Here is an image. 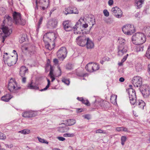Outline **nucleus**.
Returning a JSON list of instances; mask_svg holds the SVG:
<instances>
[{
  "label": "nucleus",
  "mask_w": 150,
  "mask_h": 150,
  "mask_svg": "<svg viewBox=\"0 0 150 150\" xmlns=\"http://www.w3.org/2000/svg\"><path fill=\"white\" fill-rule=\"evenodd\" d=\"M139 90L144 98H147L150 95L149 87L146 85H142L139 87Z\"/></svg>",
  "instance_id": "obj_9"
},
{
  "label": "nucleus",
  "mask_w": 150,
  "mask_h": 150,
  "mask_svg": "<svg viewBox=\"0 0 150 150\" xmlns=\"http://www.w3.org/2000/svg\"><path fill=\"white\" fill-rule=\"evenodd\" d=\"M64 124L69 126H71L74 125L76 122L75 120L73 119H69L63 120Z\"/></svg>",
  "instance_id": "obj_22"
},
{
  "label": "nucleus",
  "mask_w": 150,
  "mask_h": 150,
  "mask_svg": "<svg viewBox=\"0 0 150 150\" xmlns=\"http://www.w3.org/2000/svg\"><path fill=\"white\" fill-rule=\"evenodd\" d=\"M28 71V69L25 66H22L20 68L19 74L22 77V82L25 83L26 82V78L24 77L25 73Z\"/></svg>",
  "instance_id": "obj_13"
},
{
  "label": "nucleus",
  "mask_w": 150,
  "mask_h": 150,
  "mask_svg": "<svg viewBox=\"0 0 150 150\" xmlns=\"http://www.w3.org/2000/svg\"><path fill=\"white\" fill-rule=\"evenodd\" d=\"M47 85L43 89H41V90H40L39 91H45L47 90V89L49 88L50 86V81L49 79H47Z\"/></svg>",
  "instance_id": "obj_37"
},
{
  "label": "nucleus",
  "mask_w": 150,
  "mask_h": 150,
  "mask_svg": "<svg viewBox=\"0 0 150 150\" xmlns=\"http://www.w3.org/2000/svg\"><path fill=\"white\" fill-rule=\"evenodd\" d=\"M92 62H90L88 64H87L85 67V69L87 71H88L91 72H92V69H91V68H90L89 67V66H92Z\"/></svg>",
  "instance_id": "obj_34"
},
{
  "label": "nucleus",
  "mask_w": 150,
  "mask_h": 150,
  "mask_svg": "<svg viewBox=\"0 0 150 150\" xmlns=\"http://www.w3.org/2000/svg\"><path fill=\"white\" fill-rule=\"evenodd\" d=\"M132 83L135 87H140L142 83V79L139 76H134L132 79Z\"/></svg>",
  "instance_id": "obj_11"
},
{
  "label": "nucleus",
  "mask_w": 150,
  "mask_h": 150,
  "mask_svg": "<svg viewBox=\"0 0 150 150\" xmlns=\"http://www.w3.org/2000/svg\"><path fill=\"white\" fill-rule=\"evenodd\" d=\"M67 50L65 47H61L57 52V57L62 60H63L66 57L67 54Z\"/></svg>",
  "instance_id": "obj_8"
},
{
  "label": "nucleus",
  "mask_w": 150,
  "mask_h": 150,
  "mask_svg": "<svg viewBox=\"0 0 150 150\" xmlns=\"http://www.w3.org/2000/svg\"><path fill=\"white\" fill-rule=\"evenodd\" d=\"M87 38L83 36H78L76 39L77 44L81 46H84L86 45Z\"/></svg>",
  "instance_id": "obj_10"
},
{
  "label": "nucleus",
  "mask_w": 150,
  "mask_h": 150,
  "mask_svg": "<svg viewBox=\"0 0 150 150\" xmlns=\"http://www.w3.org/2000/svg\"><path fill=\"white\" fill-rule=\"evenodd\" d=\"M137 33L134 34L132 36V42L135 45H137L139 44L137 40H138V37L137 36Z\"/></svg>",
  "instance_id": "obj_29"
},
{
  "label": "nucleus",
  "mask_w": 150,
  "mask_h": 150,
  "mask_svg": "<svg viewBox=\"0 0 150 150\" xmlns=\"http://www.w3.org/2000/svg\"><path fill=\"white\" fill-rule=\"evenodd\" d=\"M144 0H134L135 5L137 9H139L142 6Z\"/></svg>",
  "instance_id": "obj_24"
},
{
  "label": "nucleus",
  "mask_w": 150,
  "mask_h": 150,
  "mask_svg": "<svg viewBox=\"0 0 150 150\" xmlns=\"http://www.w3.org/2000/svg\"><path fill=\"white\" fill-rule=\"evenodd\" d=\"M82 102L83 103L87 106H89L90 105V104L88 100H85L83 99V100L82 101Z\"/></svg>",
  "instance_id": "obj_51"
},
{
  "label": "nucleus",
  "mask_w": 150,
  "mask_h": 150,
  "mask_svg": "<svg viewBox=\"0 0 150 150\" xmlns=\"http://www.w3.org/2000/svg\"><path fill=\"white\" fill-rule=\"evenodd\" d=\"M21 88L20 87H18L15 80L11 78L8 83V89L11 92H15V91Z\"/></svg>",
  "instance_id": "obj_7"
},
{
  "label": "nucleus",
  "mask_w": 150,
  "mask_h": 150,
  "mask_svg": "<svg viewBox=\"0 0 150 150\" xmlns=\"http://www.w3.org/2000/svg\"><path fill=\"white\" fill-rule=\"evenodd\" d=\"M12 98V96L11 95L8 94L3 96L1 98V100L4 101L8 102Z\"/></svg>",
  "instance_id": "obj_28"
},
{
  "label": "nucleus",
  "mask_w": 150,
  "mask_h": 150,
  "mask_svg": "<svg viewBox=\"0 0 150 150\" xmlns=\"http://www.w3.org/2000/svg\"><path fill=\"white\" fill-rule=\"evenodd\" d=\"M122 129L123 127H118L116 128V130L119 132L122 131Z\"/></svg>",
  "instance_id": "obj_61"
},
{
  "label": "nucleus",
  "mask_w": 150,
  "mask_h": 150,
  "mask_svg": "<svg viewBox=\"0 0 150 150\" xmlns=\"http://www.w3.org/2000/svg\"><path fill=\"white\" fill-rule=\"evenodd\" d=\"M71 9V12H72V13H71V14H78L79 13V11L76 7L72 6Z\"/></svg>",
  "instance_id": "obj_38"
},
{
  "label": "nucleus",
  "mask_w": 150,
  "mask_h": 150,
  "mask_svg": "<svg viewBox=\"0 0 150 150\" xmlns=\"http://www.w3.org/2000/svg\"><path fill=\"white\" fill-rule=\"evenodd\" d=\"M129 88L126 89V91L129 96L128 97L129 99L130 102L131 104V99H130V90L131 89V85H129Z\"/></svg>",
  "instance_id": "obj_36"
},
{
  "label": "nucleus",
  "mask_w": 150,
  "mask_h": 150,
  "mask_svg": "<svg viewBox=\"0 0 150 150\" xmlns=\"http://www.w3.org/2000/svg\"><path fill=\"white\" fill-rule=\"evenodd\" d=\"M111 11L115 16L117 18H121L122 15V11L119 8L115 6L112 8Z\"/></svg>",
  "instance_id": "obj_15"
},
{
  "label": "nucleus",
  "mask_w": 150,
  "mask_h": 150,
  "mask_svg": "<svg viewBox=\"0 0 150 150\" xmlns=\"http://www.w3.org/2000/svg\"><path fill=\"white\" fill-rule=\"evenodd\" d=\"M27 87L28 88L31 89L39 90V88L37 86L33 85L32 82L28 84Z\"/></svg>",
  "instance_id": "obj_27"
},
{
  "label": "nucleus",
  "mask_w": 150,
  "mask_h": 150,
  "mask_svg": "<svg viewBox=\"0 0 150 150\" xmlns=\"http://www.w3.org/2000/svg\"><path fill=\"white\" fill-rule=\"evenodd\" d=\"M6 12V10L5 8L2 7H0V15H3L5 14Z\"/></svg>",
  "instance_id": "obj_42"
},
{
  "label": "nucleus",
  "mask_w": 150,
  "mask_h": 150,
  "mask_svg": "<svg viewBox=\"0 0 150 150\" xmlns=\"http://www.w3.org/2000/svg\"><path fill=\"white\" fill-rule=\"evenodd\" d=\"M37 115V113L36 112L32 110L25 111L22 113V116L25 118H31L35 117Z\"/></svg>",
  "instance_id": "obj_12"
},
{
  "label": "nucleus",
  "mask_w": 150,
  "mask_h": 150,
  "mask_svg": "<svg viewBox=\"0 0 150 150\" xmlns=\"http://www.w3.org/2000/svg\"><path fill=\"white\" fill-rule=\"evenodd\" d=\"M1 29L2 31H0V34L2 35V42L4 43L6 38L11 33L12 29L8 26H3Z\"/></svg>",
  "instance_id": "obj_5"
},
{
  "label": "nucleus",
  "mask_w": 150,
  "mask_h": 150,
  "mask_svg": "<svg viewBox=\"0 0 150 150\" xmlns=\"http://www.w3.org/2000/svg\"><path fill=\"white\" fill-rule=\"evenodd\" d=\"M35 2L37 8L38 6H47L49 4V0H36Z\"/></svg>",
  "instance_id": "obj_20"
},
{
  "label": "nucleus",
  "mask_w": 150,
  "mask_h": 150,
  "mask_svg": "<svg viewBox=\"0 0 150 150\" xmlns=\"http://www.w3.org/2000/svg\"><path fill=\"white\" fill-rule=\"evenodd\" d=\"M4 60L5 64H7L9 66H12L14 64L13 61V56L10 57H4Z\"/></svg>",
  "instance_id": "obj_21"
},
{
  "label": "nucleus",
  "mask_w": 150,
  "mask_h": 150,
  "mask_svg": "<svg viewBox=\"0 0 150 150\" xmlns=\"http://www.w3.org/2000/svg\"><path fill=\"white\" fill-rule=\"evenodd\" d=\"M58 68L59 71V74L58 75V76H59L61 75L62 71L61 69L60 68V67H59L58 66Z\"/></svg>",
  "instance_id": "obj_62"
},
{
  "label": "nucleus",
  "mask_w": 150,
  "mask_h": 150,
  "mask_svg": "<svg viewBox=\"0 0 150 150\" xmlns=\"http://www.w3.org/2000/svg\"><path fill=\"white\" fill-rule=\"evenodd\" d=\"M101 106L105 108H109L110 103L107 101H105L101 104Z\"/></svg>",
  "instance_id": "obj_33"
},
{
  "label": "nucleus",
  "mask_w": 150,
  "mask_h": 150,
  "mask_svg": "<svg viewBox=\"0 0 150 150\" xmlns=\"http://www.w3.org/2000/svg\"><path fill=\"white\" fill-rule=\"evenodd\" d=\"M56 37L54 33H48L45 35L43 39V40L45 43V47L49 50H51L52 48L50 46L49 42L54 41Z\"/></svg>",
  "instance_id": "obj_2"
},
{
  "label": "nucleus",
  "mask_w": 150,
  "mask_h": 150,
  "mask_svg": "<svg viewBox=\"0 0 150 150\" xmlns=\"http://www.w3.org/2000/svg\"><path fill=\"white\" fill-rule=\"evenodd\" d=\"M88 20L89 21L88 22L89 25L85 23H82L81 22V24L80 25H79V27H80L81 26L84 28H86L88 26H89L90 30H91L93 26L96 23V21L95 20V18L94 16L92 15H90V16H88Z\"/></svg>",
  "instance_id": "obj_6"
},
{
  "label": "nucleus",
  "mask_w": 150,
  "mask_h": 150,
  "mask_svg": "<svg viewBox=\"0 0 150 150\" xmlns=\"http://www.w3.org/2000/svg\"><path fill=\"white\" fill-rule=\"evenodd\" d=\"M127 138L125 136H122L121 138V143L122 145H124L125 142Z\"/></svg>",
  "instance_id": "obj_49"
},
{
  "label": "nucleus",
  "mask_w": 150,
  "mask_h": 150,
  "mask_svg": "<svg viewBox=\"0 0 150 150\" xmlns=\"http://www.w3.org/2000/svg\"><path fill=\"white\" fill-rule=\"evenodd\" d=\"M86 45L87 49H91L93 47L94 44L89 38H88Z\"/></svg>",
  "instance_id": "obj_23"
},
{
  "label": "nucleus",
  "mask_w": 150,
  "mask_h": 150,
  "mask_svg": "<svg viewBox=\"0 0 150 150\" xmlns=\"http://www.w3.org/2000/svg\"><path fill=\"white\" fill-rule=\"evenodd\" d=\"M66 69L69 70H71L73 69V65L70 63L68 64L66 66Z\"/></svg>",
  "instance_id": "obj_47"
},
{
  "label": "nucleus",
  "mask_w": 150,
  "mask_h": 150,
  "mask_svg": "<svg viewBox=\"0 0 150 150\" xmlns=\"http://www.w3.org/2000/svg\"><path fill=\"white\" fill-rule=\"evenodd\" d=\"M103 59L105 61H108L110 59L108 57H105L103 58Z\"/></svg>",
  "instance_id": "obj_59"
},
{
  "label": "nucleus",
  "mask_w": 150,
  "mask_h": 150,
  "mask_svg": "<svg viewBox=\"0 0 150 150\" xmlns=\"http://www.w3.org/2000/svg\"><path fill=\"white\" fill-rule=\"evenodd\" d=\"M118 55L119 56H122L127 51V49L124 46L119 45L118 46Z\"/></svg>",
  "instance_id": "obj_18"
},
{
  "label": "nucleus",
  "mask_w": 150,
  "mask_h": 150,
  "mask_svg": "<svg viewBox=\"0 0 150 150\" xmlns=\"http://www.w3.org/2000/svg\"><path fill=\"white\" fill-rule=\"evenodd\" d=\"M38 141L42 143H45L47 144H48V142L46 141L44 139H42L39 137H38Z\"/></svg>",
  "instance_id": "obj_46"
},
{
  "label": "nucleus",
  "mask_w": 150,
  "mask_h": 150,
  "mask_svg": "<svg viewBox=\"0 0 150 150\" xmlns=\"http://www.w3.org/2000/svg\"><path fill=\"white\" fill-rule=\"evenodd\" d=\"M30 130L27 129H24L19 132L24 134H28L30 133Z\"/></svg>",
  "instance_id": "obj_39"
},
{
  "label": "nucleus",
  "mask_w": 150,
  "mask_h": 150,
  "mask_svg": "<svg viewBox=\"0 0 150 150\" xmlns=\"http://www.w3.org/2000/svg\"><path fill=\"white\" fill-rule=\"evenodd\" d=\"M132 108H134L138 105L140 108L143 110L146 105L145 103L142 100L137 99L134 90L133 91L132 88Z\"/></svg>",
  "instance_id": "obj_3"
},
{
  "label": "nucleus",
  "mask_w": 150,
  "mask_h": 150,
  "mask_svg": "<svg viewBox=\"0 0 150 150\" xmlns=\"http://www.w3.org/2000/svg\"><path fill=\"white\" fill-rule=\"evenodd\" d=\"M136 18H138L139 19L140 18V14L139 12H137V13L135 14L134 16Z\"/></svg>",
  "instance_id": "obj_58"
},
{
  "label": "nucleus",
  "mask_w": 150,
  "mask_h": 150,
  "mask_svg": "<svg viewBox=\"0 0 150 150\" xmlns=\"http://www.w3.org/2000/svg\"><path fill=\"white\" fill-rule=\"evenodd\" d=\"M131 28V24H128L124 25L122 27V31L123 33L127 35H130L131 34L130 28Z\"/></svg>",
  "instance_id": "obj_17"
},
{
  "label": "nucleus",
  "mask_w": 150,
  "mask_h": 150,
  "mask_svg": "<svg viewBox=\"0 0 150 150\" xmlns=\"http://www.w3.org/2000/svg\"><path fill=\"white\" fill-rule=\"evenodd\" d=\"M146 56L147 58L150 59V47H148L147 50L146 51Z\"/></svg>",
  "instance_id": "obj_44"
},
{
  "label": "nucleus",
  "mask_w": 150,
  "mask_h": 150,
  "mask_svg": "<svg viewBox=\"0 0 150 150\" xmlns=\"http://www.w3.org/2000/svg\"><path fill=\"white\" fill-rule=\"evenodd\" d=\"M4 22L5 21V22L8 21L7 24L8 25H9L10 27V28H11V25L12 24V18L9 16L8 15H6L5 16V17H4Z\"/></svg>",
  "instance_id": "obj_25"
},
{
  "label": "nucleus",
  "mask_w": 150,
  "mask_h": 150,
  "mask_svg": "<svg viewBox=\"0 0 150 150\" xmlns=\"http://www.w3.org/2000/svg\"><path fill=\"white\" fill-rule=\"evenodd\" d=\"M84 118L87 120H90L91 118V116L88 114H87L85 115Z\"/></svg>",
  "instance_id": "obj_54"
},
{
  "label": "nucleus",
  "mask_w": 150,
  "mask_h": 150,
  "mask_svg": "<svg viewBox=\"0 0 150 150\" xmlns=\"http://www.w3.org/2000/svg\"><path fill=\"white\" fill-rule=\"evenodd\" d=\"M80 20L81 19H80L73 27L70 21H64L63 23L64 29L66 31H69L74 29L75 31L74 32V34H77L78 33L75 31V29L77 30V29L79 28V25H80L81 24Z\"/></svg>",
  "instance_id": "obj_1"
},
{
  "label": "nucleus",
  "mask_w": 150,
  "mask_h": 150,
  "mask_svg": "<svg viewBox=\"0 0 150 150\" xmlns=\"http://www.w3.org/2000/svg\"><path fill=\"white\" fill-rule=\"evenodd\" d=\"M5 146L6 147L10 148L13 146V145L12 144H11L9 145L7 144H5Z\"/></svg>",
  "instance_id": "obj_63"
},
{
  "label": "nucleus",
  "mask_w": 150,
  "mask_h": 150,
  "mask_svg": "<svg viewBox=\"0 0 150 150\" xmlns=\"http://www.w3.org/2000/svg\"><path fill=\"white\" fill-rule=\"evenodd\" d=\"M137 36L138 37L139 40H137V42L139 44H143L146 41V36L144 33L137 32Z\"/></svg>",
  "instance_id": "obj_16"
},
{
  "label": "nucleus",
  "mask_w": 150,
  "mask_h": 150,
  "mask_svg": "<svg viewBox=\"0 0 150 150\" xmlns=\"http://www.w3.org/2000/svg\"><path fill=\"white\" fill-rule=\"evenodd\" d=\"M28 40L27 35L25 34H23L20 36L19 42L20 43H22Z\"/></svg>",
  "instance_id": "obj_26"
},
{
  "label": "nucleus",
  "mask_w": 150,
  "mask_h": 150,
  "mask_svg": "<svg viewBox=\"0 0 150 150\" xmlns=\"http://www.w3.org/2000/svg\"><path fill=\"white\" fill-rule=\"evenodd\" d=\"M104 15L107 17L109 16V13L108 11V10L106 9H105L103 10V11Z\"/></svg>",
  "instance_id": "obj_53"
},
{
  "label": "nucleus",
  "mask_w": 150,
  "mask_h": 150,
  "mask_svg": "<svg viewBox=\"0 0 150 150\" xmlns=\"http://www.w3.org/2000/svg\"><path fill=\"white\" fill-rule=\"evenodd\" d=\"M49 5H47V6L46 5H44L42 6H40V8L42 10H45V9L47 8H48V6Z\"/></svg>",
  "instance_id": "obj_52"
},
{
  "label": "nucleus",
  "mask_w": 150,
  "mask_h": 150,
  "mask_svg": "<svg viewBox=\"0 0 150 150\" xmlns=\"http://www.w3.org/2000/svg\"><path fill=\"white\" fill-rule=\"evenodd\" d=\"M62 81L66 84L69 85V84L70 81L69 79L64 78L62 79Z\"/></svg>",
  "instance_id": "obj_43"
},
{
  "label": "nucleus",
  "mask_w": 150,
  "mask_h": 150,
  "mask_svg": "<svg viewBox=\"0 0 150 150\" xmlns=\"http://www.w3.org/2000/svg\"><path fill=\"white\" fill-rule=\"evenodd\" d=\"M86 74H80L79 73L77 74V75L81 77H84V76H86Z\"/></svg>",
  "instance_id": "obj_57"
},
{
  "label": "nucleus",
  "mask_w": 150,
  "mask_h": 150,
  "mask_svg": "<svg viewBox=\"0 0 150 150\" xmlns=\"http://www.w3.org/2000/svg\"><path fill=\"white\" fill-rule=\"evenodd\" d=\"M108 4L110 6L112 5L113 4V0H109L108 1Z\"/></svg>",
  "instance_id": "obj_56"
},
{
  "label": "nucleus",
  "mask_w": 150,
  "mask_h": 150,
  "mask_svg": "<svg viewBox=\"0 0 150 150\" xmlns=\"http://www.w3.org/2000/svg\"><path fill=\"white\" fill-rule=\"evenodd\" d=\"M69 129L68 126L66 125L65 127H60L59 128V131L61 132H67Z\"/></svg>",
  "instance_id": "obj_32"
},
{
  "label": "nucleus",
  "mask_w": 150,
  "mask_h": 150,
  "mask_svg": "<svg viewBox=\"0 0 150 150\" xmlns=\"http://www.w3.org/2000/svg\"><path fill=\"white\" fill-rule=\"evenodd\" d=\"M57 138L61 141H64L65 139L64 138L60 137H57Z\"/></svg>",
  "instance_id": "obj_55"
},
{
  "label": "nucleus",
  "mask_w": 150,
  "mask_h": 150,
  "mask_svg": "<svg viewBox=\"0 0 150 150\" xmlns=\"http://www.w3.org/2000/svg\"><path fill=\"white\" fill-rule=\"evenodd\" d=\"M71 9L72 6L68 7L65 8V11L66 12L65 13V14L66 15H67L69 14H71V13H72V12H71Z\"/></svg>",
  "instance_id": "obj_35"
},
{
  "label": "nucleus",
  "mask_w": 150,
  "mask_h": 150,
  "mask_svg": "<svg viewBox=\"0 0 150 150\" xmlns=\"http://www.w3.org/2000/svg\"><path fill=\"white\" fill-rule=\"evenodd\" d=\"M118 40L119 41L120 45L124 46L125 44V40L122 38H120L118 39Z\"/></svg>",
  "instance_id": "obj_48"
},
{
  "label": "nucleus",
  "mask_w": 150,
  "mask_h": 150,
  "mask_svg": "<svg viewBox=\"0 0 150 150\" xmlns=\"http://www.w3.org/2000/svg\"><path fill=\"white\" fill-rule=\"evenodd\" d=\"M74 136V133H67L63 134V136L64 137H72Z\"/></svg>",
  "instance_id": "obj_45"
},
{
  "label": "nucleus",
  "mask_w": 150,
  "mask_h": 150,
  "mask_svg": "<svg viewBox=\"0 0 150 150\" xmlns=\"http://www.w3.org/2000/svg\"><path fill=\"white\" fill-rule=\"evenodd\" d=\"M89 67L90 68H91L93 72L98 70L99 69V65L98 64L93 63V62L92 66H89Z\"/></svg>",
  "instance_id": "obj_30"
},
{
  "label": "nucleus",
  "mask_w": 150,
  "mask_h": 150,
  "mask_svg": "<svg viewBox=\"0 0 150 150\" xmlns=\"http://www.w3.org/2000/svg\"><path fill=\"white\" fill-rule=\"evenodd\" d=\"M135 68L137 71L139 72L141 71L142 69V65L141 64L138 62L135 63Z\"/></svg>",
  "instance_id": "obj_31"
},
{
  "label": "nucleus",
  "mask_w": 150,
  "mask_h": 150,
  "mask_svg": "<svg viewBox=\"0 0 150 150\" xmlns=\"http://www.w3.org/2000/svg\"><path fill=\"white\" fill-rule=\"evenodd\" d=\"M145 32L148 36L150 37V27H147L145 30Z\"/></svg>",
  "instance_id": "obj_41"
},
{
  "label": "nucleus",
  "mask_w": 150,
  "mask_h": 150,
  "mask_svg": "<svg viewBox=\"0 0 150 150\" xmlns=\"http://www.w3.org/2000/svg\"><path fill=\"white\" fill-rule=\"evenodd\" d=\"M96 133H103V131L100 129H98L96 131Z\"/></svg>",
  "instance_id": "obj_60"
},
{
  "label": "nucleus",
  "mask_w": 150,
  "mask_h": 150,
  "mask_svg": "<svg viewBox=\"0 0 150 150\" xmlns=\"http://www.w3.org/2000/svg\"><path fill=\"white\" fill-rule=\"evenodd\" d=\"M42 20H43V17H40V19H39V22L38 23V25L37 26L36 30L37 32L38 31L39 29L40 28V25H41V24H42Z\"/></svg>",
  "instance_id": "obj_40"
},
{
  "label": "nucleus",
  "mask_w": 150,
  "mask_h": 150,
  "mask_svg": "<svg viewBox=\"0 0 150 150\" xmlns=\"http://www.w3.org/2000/svg\"><path fill=\"white\" fill-rule=\"evenodd\" d=\"M57 24V21L55 18L50 19L48 21L47 25V28L52 29L56 27Z\"/></svg>",
  "instance_id": "obj_14"
},
{
  "label": "nucleus",
  "mask_w": 150,
  "mask_h": 150,
  "mask_svg": "<svg viewBox=\"0 0 150 150\" xmlns=\"http://www.w3.org/2000/svg\"><path fill=\"white\" fill-rule=\"evenodd\" d=\"M144 46L142 44H138L133 46L132 50L134 52H139L143 51L144 50Z\"/></svg>",
  "instance_id": "obj_19"
},
{
  "label": "nucleus",
  "mask_w": 150,
  "mask_h": 150,
  "mask_svg": "<svg viewBox=\"0 0 150 150\" xmlns=\"http://www.w3.org/2000/svg\"><path fill=\"white\" fill-rule=\"evenodd\" d=\"M119 81L121 82H123L125 81V79L123 77H121L119 79Z\"/></svg>",
  "instance_id": "obj_64"
},
{
  "label": "nucleus",
  "mask_w": 150,
  "mask_h": 150,
  "mask_svg": "<svg viewBox=\"0 0 150 150\" xmlns=\"http://www.w3.org/2000/svg\"><path fill=\"white\" fill-rule=\"evenodd\" d=\"M14 21L17 25H24L26 23L25 20L24 19H21V15L19 13L15 11L13 14Z\"/></svg>",
  "instance_id": "obj_4"
},
{
  "label": "nucleus",
  "mask_w": 150,
  "mask_h": 150,
  "mask_svg": "<svg viewBox=\"0 0 150 150\" xmlns=\"http://www.w3.org/2000/svg\"><path fill=\"white\" fill-rule=\"evenodd\" d=\"M6 138V137L5 134L2 133H0V139L5 140Z\"/></svg>",
  "instance_id": "obj_50"
}]
</instances>
